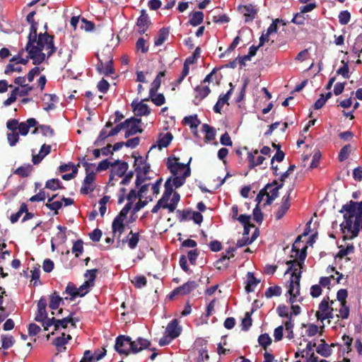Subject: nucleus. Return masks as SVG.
Listing matches in <instances>:
<instances>
[{"instance_id": "obj_1", "label": "nucleus", "mask_w": 362, "mask_h": 362, "mask_svg": "<svg viewBox=\"0 0 362 362\" xmlns=\"http://www.w3.org/2000/svg\"><path fill=\"white\" fill-rule=\"evenodd\" d=\"M300 239L301 236H298L292 247L293 254L291 257H294V259L286 262L288 268L285 274H291L288 290V293L290 295V303H295L303 300V297L300 296V269L306 257L305 250L307 247L303 246L302 248H300Z\"/></svg>"}, {"instance_id": "obj_2", "label": "nucleus", "mask_w": 362, "mask_h": 362, "mask_svg": "<svg viewBox=\"0 0 362 362\" xmlns=\"http://www.w3.org/2000/svg\"><path fill=\"white\" fill-rule=\"evenodd\" d=\"M26 51L29 57L33 59L34 64H40L46 58H48L55 50L53 45V37L47 34H40L35 37L34 34L30 33Z\"/></svg>"}, {"instance_id": "obj_3", "label": "nucleus", "mask_w": 362, "mask_h": 362, "mask_svg": "<svg viewBox=\"0 0 362 362\" xmlns=\"http://www.w3.org/2000/svg\"><path fill=\"white\" fill-rule=\"evenodd\" d=\"M340 211L344 219L340 225L343 233L349 238L357 236L362 228V201H350L342 206Z\"/></svg>"}, {"instance_id": "obj_4", "label": "nucleus", "mask_w": 362, "mask_h": 362, "mask_svg": "<svg viewBox=\"0 0 362 362\" xmlns=\"http://www.w3.org/2000/svg\"><path fill=\"white\" fill-rule=\"evenodd\" d=\"M167 166L172 174L168 179L171 180L172 185L176 188L182 186L186 178L190 175L189 165L180 163L179 159L175 157H170L168 159Z\"/></svg>"}, {"instance_id": "obj_5", "label": "nucleus", "mask_w": 362, "mask_h": 362, "mask_svg": "<svg viewBox=\"0 0 362 362\" xmlns=\"http://www.w3.org/2000/svg\"><path fill=\"white\" fill-rule=\"evenodd\" d=\"M173 187L174 185H172L171 180L168 179L165 183V192L152 209V213H157L160 208L166 209L169 212H173L175 210L180 200V196L177 192H173Z\"/></svg>"}, {"instance_id": "obj_6", "label": "nucleus", "mask_w": 362, "mask_h": 362, "mask_svg": "<svg viewBox=\"0 0 362 362\" xmlns=\"http://www.w3.org/2000/svg\"><path fill=\"white\" fill-rule=\"evenodd\" d=\"M136 197V196L135 194V192L134 190H131L127 197L128 201L127 204L123 207L119 214L112 221V234L115 237L117 238L118 240L120 239L124 230L125 224L127 222V216L129 212L132 208V204L134 203Z\"/></svg>"}, {"instance_id": "obj_7", "label": "nucleus", "mask_w": 362, "mask_h": 362, "mask_svg": "<svg viewBox=\"0 0 362 362\" xmlns=\"http://www.w3.org/2000/svg\"><path fill=\"white\" fill-rule=\"evenodd\" d=\"M134 168L136 173V187H142L144 184H148L147 180L151 179L149 174L150 166L146 160L141 157H137L134 160Z\"/></svg>"}, {"instance_id": "obj_8", "label": "nucleus", "mask_w": 362, "mask_h": 362, "mask_svg": "<svg viewBox=\"0 0 362 362\" xmlns=\"http://www.w3.org/2000/svg\"><path fill=\"white\" fill-rule=\"evenodd\" d=\"M337 310V308L332 305V300L329 302V298H325L319 304L318 310L316 312V317L320 321L333 318V313Z\"/></svg>"}, {"instance_id": "obj_9", "label": "nucleus", "mask_w": 362, "mask_h": 362, "mask_svg": "<svg viewBox=\"0 0 362 362\" xmlns=\"http://www.w3.org/2000/svg\"><path fill=\"white\" fill-rule=\"evenodd\" d=\"M76 322H78V320H75L71 317H64L62 320H56L54 317H52L44 322L43 327L45 330H48L49 327L53 326L54 330L57 331L61 329H66L69 327V325L75 328Z\"/></svg>"}, {"instance_id": "obj_10", "label": "nucleus", "mask_w": 362, "mask_h": 362, "mask_svg": "<svg viewBox=\"0 0 362 362\" xmlns=\"http://www.w3.org/2000/svg\"><path fill=\"white\" fill-rule=\"evenodd\" d=\"M149 184H144L141 187H140L138 193L135 192L136 196L135 200L138 198L139 201L135 204V205L131 209H132V214H135L142 208H144L148 202L152 200V198H147L145 197L146 192L148 190V187ZM136 192L134 189H133Z\"/></svg>"}, {"instance_id": "obj_11", "label": "nucleus", "mask_w": 362, "mask_h": 362, "mask_svg": "<svg viewBox=\"0 0 362 362\" xmlns=\"http://www.w3.org/2000/svg\"><path fill=\"white\" fill-rule=\"evenodd\" d=\"M149 184H144L141 187H140L138 193L135 192L136 196L135 200L138 198L139 201L135 204V205L131 209H132V214H135L142 208H144L148 202L152 200V198H147L145 197L146 192L148 190V187ZM136 192L134 189H133Z\"/></svg>"}, {"instance_id": "obj_12", "label": "nucleus", "mask_w": 362, "mask_h": 362, "mask_svg": "<svg viewBox=\"0 0 362 362\" xmlns=\"http://www.w3.org/2000/svg\"><path fill=\"white\" fill-rule=\"evenodd\" d=\"M132 339L129 337L119 336L116 339L115 349L120 354L128 355L132 354Z\"/></svg>"}, {"instance_id": "obj_13", "label": "nucleus", "mask_w": 362, "mask_h": 362, "mask_svg": "<svg viewBox=\"0 0 362 362\" xmlns=\"http://www.w3.org/2000/svg\"><path fill=\"white\" fill-rule=\"evenodd\" d=\"M141 119L137 118H130L126 119L124 122V130H125V137H129L138 132H141L140 126Z\"/></svg>"}, {"instance_id": "obj_14", "label": "nucleus", "mask_w": 362, "mask_h": 362, "mask_svg": "<svg viewBox=\"0 0 362 362\" xmlns=\"http://www.w3.org/2000/svg\"><path fill=\"white\" fill-rule=\"evenodd\" d=\"M283 184L281 183L277 186V183L276 181L273 182L271 184H267L264 190L266 193V204H270L279 195V190L281 188Z\"/></svg>"}, {"instance_id": "obj_15", "label": "nucleus", "mask_w": 362, "mask_h": 362, "mask_svg": "<svg viewBox=\"0 0 362 362\" xmlns=\"http://www.w3.org/2000/svg\"><path fill=\"white\" fill-rule=\"evenodd\" d=\"M148 100V98L141 101L134 100L132 102V106L136 115L145 116L150 114V108L146 103H144V101Z\"/></svg>"}, {"instance_id": "obj_16", "label": "nucleus", "mask_w": 362, "mask_h": 362, "mask_svg": "<svg viewBox=\"0 0 362 362\" xmlns=\"http://www.w3.org/2000/svg\"><path fill=\"white\" fill-rule=\"evenodd\" d=\"M238 11L245 17L246 22L252 21L257 13V8L251 4L239 6Z\"/></svg>"}, {"instance_id": "obj_17", "label": "nucleus", "mask_w": 362, "mask_h": 362, "mask_svg": "<svg viewBox=\"0 0 362 362\" xmlns=\"http://www.w3.org/2000/svg\"><path fill=\"white\" fill-rule=\"evenodd\" d=\"M293 189V185L289 187L287 194L283 197V202L278 211L276 213V219H281L286 213L290 207L289 199L290 195Z\"/></svg>"}, {"instance_id": "obj_18", "label": "nucleus", "mask_w": 362, "mask_h": 362, "mask_svg": "<svg viewBox=\"0 0 362 362\" xmlns=\"http://www.w3.org/2000/svg\"><path fill=\"white\" fill-rule=\"evenodd\" d=\"M47 302L44 298H41L37 303V313L35 316V320L44 324L49 319L46 312Z\"/></svg>"}, {"instance_id": "obj_19", "label": "nucleus", "mask_w": 362, "mask_h": 362, "mask_svg": "<svg viewBox=\"0 0 362 362\" xmlns=\"http://www.w3.org/2000/svg\"><path fill=\"white\" fill-rule=\"evenodd\" d=\"M94 180L95 174L93 173H87L86 176L83 180L81 192L87 194L94 189Z\"/></svg>"}, {"instance_id": "obj_20", "label": "nucleus", "mask_w": 362, "mask_h": 362, "mask_svg": "<svg viewBox=\"0 0 362 362\" xmlns=\"http://www.w3.org/2000/svg\"><path fill=\"white\" fill-rule=\"evenodd\" d=\"M100 64L98 66L99 71L105 75L109 76L113 73L112 66V57L110 55L107 59H101L99 57Z\"/></svg>"}, {"instance_id": "obj_21", "label": "nucleus", "mask_w": 362, "mask_h": 362, "mask_svg": "<svg viewBox=\"0 0 362 362\" xmlns=\"http://www.w3.org/2000/svg\"><path fill=\"white\" fill-rule=\"evenodd\" d=\"M173 139V135L169 132L162 133L159 135L157 144L151 146V150L158 148L161 150L163 148L167 147Z\"/></svg>"}, {"instance_id": "obj_22", "label": "nucleus", "mask_w": 362, "mask_h": 362, "mask_svg": "<svg viewBox=\"0 0 362 362\" xmlns=\"http://www.w3.org/2000/svg\"><path fill=\"white\" fill-rule=\"evenodd\" d=\"M182 123L185 125L189 126L195 136L198 135L197 127L200 124L201 122L198 119L197 115H189L184 117Z\"/></svg>"}, {"instance_id": "obj_23", "label": "nucleus", "mask_w": 362, "mask_h": 362, "mask_svg": "<svg viewBox=\"0 0 362 362\" xmlns=\"http://www.w3.org/2000/svg\"><path fill=\"white\" fill-rule=\"evenodd\" d=\"M132 354H136L142 350L147 349L150 345V341L146 339L139 337L134 341H132Z\"/></svg>"}, {"instance_id": "obj_24", "label": "nucleus", "mask_w": 362, "mask_h": 362, "mask_svg": "<svg viewBox=\"0 0 362 362\" xmlns=\"http://www.w3.org/2000/svg\"><path fill=\"white\" fill-rule=\"evenodd\" d=\"M37 121L34 118H30L25 122H21L18 126V135L26 136L30 127H35Z\"/></svg>"}, {"instance_id": "obj_25", "label": "nucleus", "mask_w": 362, "mask_h": 362, "mask_svg": "<svg viewBox=\"0 0 362 362\" xmlns=\"http://www.w3.org/2000/svg\"><path fill=\"white\" fill-rule=\"evenodd\" d=\"M319 328L314 324H302L300 327V335L305 337H314L318 332Z\"/></svg>"}, {"instance_id": "obj_26", "label": "nucleus", "mask_w": 362, "mask_h": 362, "mask_svg": "<svg viewBox=\"0 0 362 362\" xmlns=\"http://www.w3.org/2000/svg\"><path fill=\"white\" fill-rule=\"evenodd\" d=\"M181 330L182 328L179 326L177 320H173L168 325L165 333L175 339L180 334Z\"/></svg>"}, {"instance_id": "obj_27", "label": "nucleus", "mask_w": 362, "mask_h": 362, "mask_svg": "<svg viewBox=\"0 0 362 362\" xmlns=\"http://www.w3.org/2000/svg\"><path fill=\"white\" fill-rule=\"evenodd\" d=\"M44 110L48 111L53 110L58 103V98L56 95L45 94L42 98Z\"/></svg>"}, {"instance_id": "obj_28", "label": "nucleus", "mask_w": 362, "mask_h": 362, "mask_svg": "<svg viewBox=\"0 0 362 362\" xmlns=\"http://www.w3.org/2000/svg\"><path fill=\"white\" fill-rule=\"evenodd\" d=\"M259 151L257 150H255L252 152L248 153V160L250 163V167L254 168L255 166L259 165L263 163L265 160V157L263 156L258 155Z\"/></svg>"}, {"instance_id": "obj_29", "label": "nucleus", "mask_w": 362, "mask_h": 362, "mask_svg": "<svg viewBox=\"0 0 362 362\" xmlns=\"http://www.w3.org/2000/svg\"><path fill=\"white\" fill-rule=\"evenodd\" d=\"M197 286V284L194 281H188L183 284L182 286L177 288L173 291V294H181V295H186L195 289Z\"/></svg>"}, {"instance_id": "obj_30", "label": "nucleus", "mask_w": 362, "mask_h": 362, "mask_svg": "<svg viewBox=\"0 0 362 362\" xmlns=\"http://www.w3.org/2000/svg\"><path fill=\"white\" fill-rule=\"evenodd\" d=\"M332 305L337 308L338 313L336 314L337 317L342 319H346L349 315V309L346 306V303H336V301H332Z\"/></svg>"}, {"instance_id": "obj_31", "label": "nucleus", "mask_w": 362, "mask_h": 362, "mask_svg": "<svg viewBox=\"0 0 362 362\" xmlns=\"http://www.w3.org/2000/svg\"><path fill=\"white\" fill-rule=\"evenodd\" d=\"M139 241V233L130 231L128 235L122 240L123 243H127L128 247L133 250L136 248Z\"/></svg>"}, {"instance_id": "obj_32", "label": "nucleus", "mask_w": 362, "mask_h": 362, "mask_svg": "<svg viewBox=\"0 0 362 362\" xmlns=\"http://www.w3.org/2000/svg\"><path fill=\"white\" fill-rule=\"evenodd\" d=\"M337 344H332L331 345H329V344H326L323 339H322L321 344H320L317 346L316 351L321 356H322L324 357H328L332 353V347H334Z\"/></svg>"}, {"instance_id": "obj_33", "label": "nucleus", "mask_w": 362, "mask_h": 362, "mask_svg": "<svg viewBox=\"0 0 362 362\" xmlns=\"http://www.w3.org/2000/svg\"><path fill=\"white\" fill-rule=\"evenodd\" d=\"M105 355V350L100 353L92 354L90 351H86L81 362H96L100 360Z\"/></svg>"}, {"instance_id": "obj_34", "label": "nucleus", "mask_w": 362, "mask_h": 362, "mask_svg": "<svg viewBox=\"0 0 362 362\" xmlns=\"http://www.w3.org/2000/svg\"><path fill=\"white\" fill-rule=\"evenodd\" d=\"M22 71V66L17 61L16 57L11 59L10 63L7 65L5 69V74H10L13 72H21Z\"/></svg>"}, {"instance_id": "obj_35", "label": "nucleus", "mask_w": 362, "mask_h": 362, "mask_svg": "<svg viewBox=\"0 0 362 362\" xmlns=\"http://www.w3.org/2000/svg\"><path fill=\"white\" fill-rule=\"evenodd\" d=\"M51 150V146L49 145H42L41 149L37 155L33 156V162L34 164L39 163L43 158H45Z\"/></svg>"}, {"instance_id": "obj_36", "label": "nucleus", "mask_w": 362, "mask_h": 362, "mask_svg": "<svg viewBox=\"0 0 362 362\" xmlns=\"http://www.w3.org/2000/svg\"><path fill=\"white\" fill-rule=\"evenodd\" d=\"M202 132L205 134V141L210 142L214 140L216 136V129L207 124L202 125Z\"/></svg>"}, {"instance_id": "obj_37", "label": "nucleus", "mask_w": 362, "mask_h": 362, "mask_svg": "<svg viewBox=\"0 0 362 362\" xmlns=\"http://www.w3.org/2000/svg\"><path fill=\"white\" fill-rule=\"evenodd\" d=\"M231 91H232V90L230 89V90L228 91V93L226 94H225L223 95H221L219 97L217 103H216V105L214 107V110L216 112H217V113L221 112L223 105L228 103V100L229 99V95H230Z\"/></svg>"}, {"instance_id": "obj_38", "label": "nucleus", "mask_w": 362, "mask_h": 362, "mask_svg": "<svg viewBox=\"0 0 362 362\" xmlns=\"http://www.w3.org/2000/svg\"><path fill=\"white\" fill-rule=\"evenodd\" d=\"M62 298L56 293L50 296L49 307L52 310V314L54 315V310L59 309L60 304L62 303Z\"/></svg>"}, {"instance_id": "obj_39", "label": "nucleus", "mask_w": 362, "mask_h": 362, "mask_svg": "<svg viewBox=\"0 0 362 362\" xmlns=\"http://www.w3.org/2000/svg\"><path fill=\"white\" fill-rule=\"evenodd\" d=\"M169 30L167 28H162L159 30L155 37L154 44L156 46H160L168 38Z\"/></svg>"}, {"instance_id": "obj_40", "label": "nucleus", "mask_w": 362, "mask_h": 362, "mask_svg": "<svg viewBox=\"0 0 362 362\" xmlns=\"http://www.w3.org/2000/svg\"><path fill=\"white\" fill-rule=\"evenodd\" d=\"M259 281L257 280L253 275L252 273L248 272L247 275V284L246 291L247 292H252L254 291L255 286L259 284Z\"/></svg>"}, {"instance_id": "obj_41", "label": "nucleus", "mask_w": 362, "mask_h": 362, "mask_svg": "<svg viewBox=\"0 0 362 362\" xmlns=\"http://www.w3.org/2000/svg\"><path fill=\"white\" fill-rule=\"evenodd\" d=\"M284 329L286 330V337L289 340L293 339L294 338L293 333V327H294V322L293 320H286L284 322Z\"/></svg>"}, {"instance_id": "obj_42", "label": "nucleus", "mask_w": 362, "mask_h": 362, "mask_svg": "<svg viewBox=\"0 0 362 362\" xmlns=\"http://www.w3.org/2000/svg\"><path fill=\"white\" fill-rule=\"evenodd\" d=\"M70 339L71 336L69 334L66 335L64 333H62L61 337H57L54 339V344L58 348V350L61 351L62 349H65L64 345Z\"/></svg>"}, {"instance_id": "obj_43", "label": "nucleus", "mask_w": 362, "mask_h": 362, "mask_svg": "<svg viewBox=\"0 0 362 362\" xmlns=\"http://www.w3.org/2000/svg\"><path fill=\"white\" fill-rule=\"evenodd\" d=\"M315 346V344H312L311 341H308L306 343V347L304 349H300L296 351V356H301V357H308L309 355L312 354L313 352V347Z\"/></svg>"}, {"instance_id": "obj_44", "label": "nucleus", "mask_w": 362, "mask_h": 362, "mask_svg": "<svg viewBox=\"0 0 362 362\" xmlns=\"http://www.w3.org/2000/svg\"><path fill=\"white\" fill-rule=\"evenodd\" d=\"M194 92L195 97L197 98L202 100L206 98L209 94L210 89L207 86L201 85L195 88Z\"/></svg>"}, {"instance_id": "obj_45", "label": "nucleus", "mask_w": 362, "mask_h": 362, "mask_svg": "<svg viewBox=\"0 0 362 362\" xmlns=\"http://www.w3.org/2000/svg\"><path fill=\"white\" fill-rule=\"evenodd\" d=\"M111 126L112 123L110 122H108L106 124L105 127L102 129L97 140L95 141L96 145L99 146L101 141H103L107 137L111 136L110 131H108V129L111 127Z\"/></svg>"}, {"instance_id": "obj_46", "label": "nucleus", "mask_w": 362, "mask_h": 362, "mask_svg": "<svg viewBox=\"0 0 362 362\" xmlns=\"http://www.w3.org/2000/svg\"><path fill=\"white\" fill-rule=\"evenodd\" d=\"M127 164L126 163H117L113 166L112 174L122 177L127 170Z\"/></svg>"}, {"instance_id": "obj_47", "label": "nucleus", "mask_w": 362, "mask_h": 362, "mask_svg": "<svg viewBox=\"0 0 362 362\" xmlns=\"http://www.w3.org/2000/svg\"><path fill=\"white\" fill-rule=\"evenodd\" d=\"M137 26L140 33H144L148 24V18L146 15L142 14L137 20Z\"/></svg>"}, {"instance_id": "obj_48", "label": "nucleus", "mask_w": 362, "mask_h": 362, "mask_svg": "<svg viewBox=\"0 0 362 362\" xmlns=\"http://www.w3.org/2000/svg\"><path fill=\"white\" fill-rule=\"evenodd\" d=\"M203 19L204 13L201 11H196L192 14L189 23L193 26H197L202 23Z\"/></svg>"}, {"instance_id": "obj_49", "label": "nucleus", "mask_w": 362, "mask_h": 362, "mask_svg": "<svg viewBox=\"0 0 362 362\" xmlns=\"http://www.w3.org/2000/svg\"><path fill=\"white\" fill-rule=\"evenodd\" d=\"M149 98L151 99L152 102L157 106H160L165 103V97L163 94L156 93H149Z\"/></svg>"}, {"instance_id": "obj_50", "label": "nucleus", "mask_w": 362, "mask_h": 362, "mask_svg": "<svg viewBox=\"0 0 362 362\" xmlns=\"http://www.w3.org/2000/svg\"><path fill=\"white\" fill-rule=\"evenodd\" d=\"M276 312L280 317H286L287 320H292L291 311L289 310V308L287 306L284 305H279L276 308Z\"/></svg>"}, {"instance_id": "obj_51", "label": "nucleus", "mask_w": 362, "mask_h": 362, "mask_svg": "<svg viewBox=\"0 0 362 362\" xmlns=\"http://www.w3.org/2000/svg\"><path fill=\"white\" fill-rule=\"evenodd\" d=\"M96 274L97 269L88 270L85 274V282H86L90 286H93Z\"/></svg>"}, {"instance_id": "obj_52", "label": "nucleus", "mask_w": 362, "mask_h": 362, "mask_svg": "<svg viewBox=\"0 0 362 362\" xmlns=\"http://www.w3.org/2000/svg\"><path fill=\"white\" fill-rule=\"evenodd\" d=\"M14 339L12 336L2 335L1 336V346L4 349H8L13 345Z\"/></svg>"}, {"instance_id": "obj_53", "label": "nucleus", "mask_w": 362, "mask_h": 362, "mask_svg": "<svg viewBox=\"0 0 362 362\" xmlns=\"http://www.w3.org/2000/svg\"><path fill=\"white\" fill-rule=\"evenodd\" d=\"M338 18L339 23L344 25L350 21L351 13L348 11H342L339 13Z\"/></svg>"}, {"instance_id": "obj_54", "label": "nucleus", "mask_w": 362, "mask_h": 362, "mask_svg": "<svg viewBox=\"0 0 362 362\" xmlns=\"http://www.w3.org/2000/svg\"><path fill=\"white\" fill-rule=\"evenodd\" d=\"M164 76V72H160L151 83L149 93H156L160 86V78Z\"/></svg>"}, {"instance_id": "obj_55", "label": "nucleus", "mask_w": 362, "mask_h": 362, "mask_svg": "<svg viewBox=\"0 0 362 362\" xmlns=\"http://www.w3.org/2000/svg\"><path fill=\"white\" fill-rule=\"evenodd\" d=\"M351 151V146L350 145H346L344 146L339 152V160L340 161H344L348 158Z\"/></svg>"}, {"instance_id": "obj_56", "label": "nucleus", "mask_w": 362, "mask_h": 362, "mask_svg": "<svg viewBox=\"0 0 362 362\" xmlns=\"http://www.w3.org/2000/svg\"><path fill=\"white\" fill-rule=\"evenodd\" d=\"M281 293V288L279 286L269 287L265 292V296L267 298H272L273 296H279Z\"/></svg>"}, {"instance_id": "obj_57", "label": "nucleus", "mask_w": 362, "mask_h": 362, "mask_svg": "<svg viewBox=\"0 0 362 362\" xmlns=\"http://www.w3.org/2000/svg\"><path fill=\"white\" fill-rule=\"evenodd\" d=\"M35 13L34 11L30 12L27 16V21L31 25L30 27V33L34 34V37H35L37 35V25L34 21V16Z\"/></svg>"}, {"instance_id": "obj_58", "label": "nucleus", "mask_w": 362, "mask_h": 362, "mask_svg": "<svg viewBox=\"0 0 362 362\" xmlns=\"http://www.w3.org/2000/svg\"><path fill=\"white\" fill-rule=\"evenodd\" d=\"M61 182L58 179H52L46 182L45 187L51 190H57L61 187Z\"/></svg>"}, {"instance_id": "obj_59", "label": "nucleus", "mask_w": 362, "mask_h": 362, "mask_svg": "<svg viewBox=\"0 0 362 362\" xmlns=\"http://www.w3.org/2000/svg\"><path fill=\"white\" fill-rule=\"evenodd\" d=\"M37 132H40L45 136H52L53 135L52 129L48 126H41L33 132V134Z\"/></svg>"}, {"instance_id": "obj_60", "label": "nucleus", "mask_w": 362, "mask_h": 362, "mask_svg": "<svg viewBox=\"0 0 362 362\" xmlns=\"http://www.w3.org/2000/svg\"><path fill=\"white\" fill-rule=\"evenodd\" d=\"M341 63L343 64V66L339 68L337 71V74L338 75L342 76L344 78H349V68L348 66V63L345 62L344 60L341 61Z\"/></svg>"}, {"instance_id": "obj_61", "label": "nucleus", "mask_w": 362, "mask_h": 362, "mask_svg": "<svg viewBox=\"0 0 362 362\" xmlns=\"http://www.w3.org/2000/svg\"><path fill=\"white\" fill-rule=\"evenodd\" d=\"M259 345L266 348L272 343V339L268 334H262L258 338Z\"/></svg>"}, {"instance_id": "obj_62", "label": "nucleus", "mask_w": 362, "mask_h": 362, "mask_svg": "<svg viewBox=\"0 0 362 362\" xmlns=\"http://www.w3.org/2000/svg\"><path fill=\"white\" fill-rule=\"evenodd\" d=\"M18 93H19V88H15L13 90L10 97L4 102V106H9L13 103H14L17 99Z\"/></svg>"}, {"instance_id": "obj_63", "label": "nucleus", "mask_w": 362, "mask_h": 362, "mask_svg": "<svg viewBox=\"0 0 362 362\" xmlns=\"http://www.w3.org/2000/svg\"><path fill=\"white\" fill-rule=\"evenodd\" d=\"M7 139L11 146H14L19 141V135L16 132L7 134Z\"/></svg>"}, {"instance_id": "obj_64", "label": "nucleus", "mask_w": 362, "mask_h": 362, "mask_svg": "<svg viewBox=\"0 0 362 362\" xmlns=\"http://www.w3.org/2000/svg\"><path fill=\"white\" fill-rule=\"evenodd\" d=\"M71 250L75 256L78 257L83 251V242L81 240L75 242Z\"/></svg>"}]
</instances>
